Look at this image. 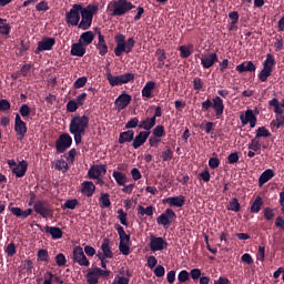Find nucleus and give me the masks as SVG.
<instances>
[{
  "label": "nucleus",
  "instance_id": "obj_56",
  "mask_svg": "<svg viewBox=\"0 0 284 284\" xmlns=\"http://www.w3.org/2000/svg\"><path fill=\"white\" fill-rule=\"evenodd\" d=\"M139 128V119L138 118H131L129 122H125V130H133Z\"/></svg>",
  "mask_w": 284,
  "mask_h": 284
},
{
  "label": "nucleus",
  "instance_id": "obj_58",
  "mask_svg": "<svg viewBox=\"0 0 284 284\" xmlns=\"http://www.w3.org/2000/svg\"><path fill=\"white\" fill-rule=\"evenodd\" d=\"M189 276H191L192 281H196L199 278L205 277V276H202V271L199 268L191 270V272H189Z\"/></svg>",
  "mask_w": 284,
  "mask_h": 284
},
{
  "label": "nucleus",
  "instance_id": "obj_36",
  "mask_svg": "<svg viewBox=\"0 0 284 284\" xmlns=\"http://www.w3.org/2000/svg\"><path fill=\"white\" fill-rule=\"evenodd\" d=\"M226 211L237 213L240 212V202L237 199H232L229 201V204H226Z\"/></svg>",
  "mask_w": 284,
  "mask_h": 284
},
{
  "label": "nucleus",
  "instance_id": "obj_32",
  "mask_svg": "<svg viewBox=\"0 0 284 284\" xmlns=\"http://www.w3.org/2000/svg\"><path fill=\"white\" fill-rule=\"evenodd\" d=\"M115 231H118L120 244H130L131 243V235L125 234V230H123V226L118 225L115 227Z\"/></svg>",
  "mask_w": 284,
  "mask_h": 284
},
{
  "label": "nucleus",
  "instance_id": "obj_33",
  "mask_svg": "<svg viewBox=\"0 0 284 284\" xmlns=\"http://www.w3.org/2000/svg\"><path fill=\"white\" fill-rule=\"evenodd\" d=\"M106 79L119 81H133V73H124L120 75H112V73H106Z\"/></svg>",
  "mask_w": 284,
  "mask_h": 284
},
{
  "label": "nucleus",
  "instance_id": "obj_15",
  "mask_svg": "<svg viewBox=\"0 0 284 284\" xmlns=\"http://www.w3.org/2000/svg\"><path fill=\"white\" fill-rule=\"evenodd\" d=\"M240 123L250 125L251 129L256 128V115L253 114V110L248 109L244 114H240Z\"/></svg>",
  "mask_w": 284,
  "mask_h": 284
},
{
  "label": "nucleus",
  "instance_id": "obj_62",
  "mask_svg": "<svg viewBox=\"0 0 284 284\" xmlns=\"http://www.w3.org/2000/svg\"><path fill=\"white\" fill-rule=\"evenodd\" d=\"M55 264L58 267L65 266V255H63V253H58V255H55Z\"/></svg>",
  "mask_w": 284,
  "mask_h": 284
},
{
  "label": "nucleus",
  "instance_id": "obj_12",
  "mask_svg": "<svg viewBox=\"0 0 284 284\" xmlns=\"http://www.w3.org/2000/svg\"><path fill=\"white\" fill-rule=\"evenodd\" d=\"M106 175V164H93L88 170V179H102Z\"/></svg>",
  "mask_w": 284,
  "mask_h": 284
},
{
  "label": "nucleus",
  "instance_id": "obj_52",
  "mask_svg": "<svg viewBox=\"0 0 284 284\" xmlns=\"http://www.w3.org/2000/svg\"><path fill=\"white\" fill-rule=\"evenodd\" d=\"M106 82L109 83V85L114 88V87H118V85H124L126 83H130L131 80L106 79Z\"/></svg>",
  "mask_w": 284,
  "mask_h": 284
},
{
  "label": "nucleus",
  "instance_id": "obj_46",
  "mask_svg": "<svg viewBox=\"0 0 284 284\" xmlns=\"http://www.w3.org/2000/svg\"><path fill=\"white\" fill-rule=\"evenodd\" d=\"M84 105V103L82 104H79V103H75L73 101H69L65 103V112H69V113H73V112H77V110Z\"/></svg>",
  "mask_w": 284,
  "mask_h": 284
},
{
  "label": "nucleus",
  "instance_id": "obj_24",
  "mask_svg": "<svg viewBox=\"0 0 284 284\" xmlns=\"http://www.w3.org/2000/svg\"><path fill=\"white\" fill-rule=\"evenodd\" d=\"M90 44H82V43H74L71 44V57L82 58L84 57L85 49L84 47H88Z\"/></svg>",
  "mask_w": 284,
  "mask_h": 284
},
{
  "label": "nucleus",
  "instance_id": "obj_44",
  "mask_svg": "<svg viewBox=\"0 0 284 284\" xmlns=\"http://www.w3.org/2000/svg\"><path fill=\"white\" fill-rule=\"evenodd\" d=\"M155 57H159L158 58V60H159L158 68L162 69L163 68V61L166 60V52L163 51V49H158V50H155Z\"/></svg>",
  "mask_w": 284,
  "mask_h": 284
},
{
  "label": "nucleus",
  "instance_id": "obj_23",
  "mask_svg": "<svg viewBox=\"0 0 284 284\" xmlns=\"http://www.w3.org/2000/svg\"><path fill=\"white\" fill-rule=\"evenodd\" d=\"M136 139V135H133L132 130L120 132L118 136V144L123 145L125 143H131V140Z\"/></svg>",
  "mask_w": 284,
  "mask_h": 284
},
{
  "label": "nucleus",
  "instance_id": "obj_18",
  "mask_svg": "<svg viewBox=\"0 0 284 284\" xmlns=\"http://www.w3.org/2000/svg\"><path fill=\"white\" fill-rule=\"evenodd\" d=\"M95 34H99V43H95V50H99V55L104 57L109 52L106 41L103 39V36L101 34V30L99 28H95Z\"/></svg>",
  "mask_w": 284,
  "mask_h": 284
},
{
  "label": "nucleus",
  "instance_id": "obj_7",
  "mask_svg": "<svg viewBox=\"0 0 284 284\" xmlns=\"http://www.w3.org/2000/svg\"><path fill=\"white\" fill-rule=\"evenodd\" d=\"M275 67V57L267 54L262 63V71H258V81L267 82V78L272 75V68Z\"/></svg>",
  "mask_w": 284,
  "mask_h": 284
},
{
  "label": "nucleus",
  "instance_id": "obj_42",
  "mask_svg": "<svg viewBox=\"0 0 284 284\" xmlns=\"http://www.w3.org/2000/svg\"><path fill=\"white\" fill-rule=\"evenodd\" d=\"M11 32V27L9 23H6V19L0 18V34L9 36Z\"/></svg>",
  "mask_w": 284,
  "mask_h": 284
},
{
  "label": "nucleus",
  "instance_id": "obj_19",
  "mask_svg": "<svg viewBox=\"0 0 284 284\" xmlns=\"http://www.w3.org/2000/svg\"><path fill=\"white\" fill-rule=\"evenodd\" d=\"M201 62H202V69L209 70L210 68H212V65H215V63H217V54L210 53L206 55H202Z\"/></svg>",
  "mask_w": 284,
  "mask_h": 284
},
{
  "label": "nucleus",
  "instance_id": "obj_63",
  "mask_svg": "<svg viewBox=\"0 0 284 284\" xmlns=\"http://www.w3.org/2000/svg\"><path fill=\"white\" fill-rule=\"evenodd\" d=\"M207 165L210 170H215L217 169V166L221 165V161L217 160V158H210V160L207 161Z\"/></svg>",
  "mask_w": 284,
  "mask_h": 284
},
{
  "label": "nucleus",
  "instance_id": "obj_43",
  "mask_svg": "<svg viewBox=\"0 0 284 284\" xmlns=\"http://www.w3.org/2000/svg\"><path fill=\"white\" fill-rule=\"evenodd\" d=\"M68 162L67 160H58L55 161V171H60V172H68Z\"/></svg>",
  "mask_w": 284,
  "mask_h": 284
},
{
  "label": "nucleus",
  "instance_id": "obj_61",
  "mask_svg": "<svg viewBox=\"0 0 284 284\" xmlns=\"http://www.w3.org/2000/svg\"><path fill=\"white\" fill-rule=\"evenodd\" d=\"M187 280H191V276L187 275V271H180V273H178L179 283H185Z\"/></svg>",
  "mask_w": 284,
  "mask_h": 284
},
{
  "label": "nucleus",
  "instance_id": "obj_47",
  "mask_svg": "<svg viewBox=\"0 0 284 284\" xmlns=\"http://www.w3.org/2000/svg\"><path fill=\"white\" fill-rule=\"evenodd\" d=\"M153 130V136L152 138H163L166 135L165 129H163V125H155V128L150 129Z\"/></svg>",
  "mask_w": 284,
  "mask_h": 284
},
{
  "label": "nucleus",
  "instance_id": "obj_31",
  "mask_svg": "<svg viewBox=\"0 0 284 284\" xmlns=\"http://www.w3.org/2000/svg\"><path fill=\"white\" fill-rule=\"evenodd\" d=\"M47 234H50L52 236V240H60L63 237V231L55 226H47L44 229Z\"/></svg>",
  "mask_w": 284,
  "mask_h": 284
},
{
  "label": "nucleus",
  "instance_id": "obj_5",
  "mask_svg": "<svg viewBox=\"0 0 284 284\" xmlns=\"http://www.w3.org/2000/svg\"><path fill=\"white\" fill-rule=\"evenodd\" d=\"M28 206H33V209H27L22 211L20 209L21 214H38L41 219H51L53 215L52 204H49L44 200L36 201V204H28Z\"/></svg>",
  "mask_w": 284,
  "mask_h": 284
},
{
  "label": "nucleus",
  "instance_id": "obj_54",
  "mask_svg": "<svg viewBox=\"0 0 284 284\" xmlns=\"http://www.w3.org/2000/svg\"><path fill=\"white\" fill-rule=\"evenodd\" d=\"M4 253L6 256L14 257V255L17 254V246L14 245V243H10L8 246H6Z\"/></svg>",
  "mask_w": 284,
  "mask_h": 284
},
{
  "label": "nucleus",
  "instance_id": "obj_21",
  "mask_svg": "<svg viewBox=\"0 0 284 284\" xmlns=\"http://www.w3.org/2000/svg\"><path fill=\"white\" fill-rule=\"evenodd\" d=\"M95 31H84V33H82L80 36V42H77L74 44H82V45H90L93 44V40L95 39V36H99V33H95Z\"/></svg>",
  "mask_w": 284,
  "mask_h": 284
},
{
  "label": "nucleus",
  "instance_id": "obj_40",
  "mask_svg": "<svg viewBox=\"0 0 284 284\" xmlns=\"http://www.w3.org/2000/svg\"><path fill=\"white\" fill-rule=\"evenodd\" d=\"M101 254H106V258L113 257L112 248L109 247V239L101 243Z\"/></svg>",
  "mask_w": 284,
  "mask_h": 284
},
{
  "label": "nucleus",
  "instance_id": "obj_14",
  "mask_svg": "<svg viewBox=\"0 0 284 284\" xmlns=\"http://www.w3.org/2000/svg\"><path fill=\"white\" fill-rule=\"evenodd\" d=\"M150 140V131H140V133L136 134V138L131 139V148H134V150H138L139 148H142L145 142Z\"/></svg>",
  "mask_w": 284,
  "mask_h": 284
},
{
  "label": "nucleus",
  "instance_id": "obj_55",
  "mask_svg": "<svg viewBox=\"0 0 284 284\" xmlns=\"http://www.w3.org/2000/svg\"><path fill=\"white\" fill-rule=\"evenodd\" d=\"M36 257H38L39 262H49V253L47 252V250H39V253L36 254Z\"/></svg>",
  "mask_w": 284,
  "mask_h": 284
},
{
  "label": "nucleus",
  "instance_id": "obj_30",
  "mask_svg": "<svg viewBox=\"0 0 284 284\" xmlns=\"http://www.w3.org/2000/svg\"><path fill=\"white\" fill-rule=\"evenodd\" d=\"M155 118H144V120L140 121V130L150 131L155 129Z\"/></svg>",
  "mask_w": 284,
  "mask_h": 284
},
{
  "label": "nucleus",
  "instance_id": "obj_4",
  "mask_svg": "<svg viewBox=\"0 0 284 284\" xmlns=\"http://www.w3.org/2000/svg\"><path fill=\"white\" fill-rule=\"evenodd\" d=\"M135 8L138 7L133 6V3L128 0H112L106 4V12L109 17L120 18Z\"/></svg>",
  "mask_w": 284,
  "mask_h": 284
},
{
  "label": "nucleus",
  "instance_id": "obj_22",
  "mask_svg": "<svg viewBox=\"0 0 284 284\" xmlns=\"http://www.w3.org/2000/svg\"><path fill=\"white\" fill-rule=\"evenodd\" d=\"M28 172V162L24 160L20 161V165L14 166L11 169V174H14L17 179H22L24 176V173Z\"/></svg>",
  "mask_w": 284,
  "mask_h": 284
},
{
  "label": "nucleus",
  "instance_id": "obj_39",
  "mask_svg": "<svg viewBox=\"0 0 284 284\" xmlns=\"http://www.w3.org/2000/svg\"><path fill=\"white\" fill-rule=\"evenodd\" d=\"M192 50H193V44L180 47L179 48L180 58L187 59V57H191V51Z\"/></svg>",
  "mask_w": 284,
  "mask_h": 284
},
{
  "label": "nucleus",
  "instance_id": "obj_37",
  "mask_svg": "<svg viewBox=\"0 0 284 284\" xmlns=\"http://www.w3.org/2000/svg\"><path fill=\"white\" fill-rule=\"evenodd\" d=\"M112 179H115V182L118 183L119 186L125 185V174H123V172H118V171L112 172Z\"/></svg>",
  "mask_w": 284,
  "mask_h": 284
},
{
  "label": "nucleus",
  "instance_id": "obj_53",
  "mask_svg": "<svg viewBox=\"0 0 284 284\" xmlns=\"http://www.w3.org/2000/svg\"><path fill=\"white\" fill-rule=\"evenodd\" d=\"M126 216L128 214H125L123 209H118V221H120V225L128 226Z\"/></svg>",
  "mask_w": 284,
  "mask_h": 284
},
{
  "label": "nucleus",
  "instance_id": "obj_64",
  "mask_svg": "<svg viewBox=\"0 0 284 284\" xmlns=\"http://www.w3.org/2000/svg\"><path fill=\"white\" fill-rule=\"evenodd\" d=\"M36 11H39V12L49 11V6H48L47 1H41L39 3H36Z\"/></svg>",
  "mask_w": 284,
  "mask_h": 284
},
{
  "label": "nucleus",
  "instance_id": "obj_49",
  "mask_svg": "<svg viewBox=\"0 0 284 284\" xmlns=\"http://www.w3.org/2000/svg\"><path fill=\"white\" fill-rule=\"evenodd\" d=\"M271 133L267 129H265L264 126H258V129H256V135L253 136V139H260V138H270Z\"/></svg>",
  "mask_w": 284,
  "mask_h": 284
},
{
  "label": "nucleus",
  "instance_id": "obj_59",
  "mask_svg": "<svg viewBox=\"0 0 284 284\" xmlns=\"http://www.w3.org/2000/svg\"><path fill=\"white\" fill-rule=\"evenodd\" d=\"M173 152L171 149H166V151L161 152V160L164 162L172 161Z\"/></svg>",
  "mask_w": 284,
  "mask_h": 284
},
{
  "label": "nucleus",
  "instance_id": "obj_60",
  "mask_svg": "<svg viewBox=\"0 0 284 284\" xmlns=\"http://www.w3.org/2000/svg\"><path fill=\"white\" fill-rule=\"evenodd\" d=\"M63 158H65L67 162L73 163V159L77 158V149L69 150V153H65V155H63Z\"/></svg>",
  "mask_w": 284,
  "mask_h": 284
},
{
  "label": "nucleus",
  "instance_id": "obj_8",
  "mask_svg": "<svg viewBox=\"0 0 284 284\" xmlns=\"http://www.w3.org/2000/svg\"><path fill=\"white\" fill-rule=\"evenodd\" d=\"M111 274L112 272L110 271H104L99 267H94L88 271V274L84 275V277H87L88 284H99V278H108Z\"/></svg>",
  "mask_w": 284,
  "mask_h": 284
},
{
  "label": "nucleus",
  "instance_id": "obj_9",
  "mask_svg": "<svg viewBox=\"0 0 284 284\" xmlns=\"http://www.w3.org/2000/svg\"><path fill=\"white\" fill-rule=\"evenodd\" d=\"M174 219H178V214H174L172 209H166L164 213H161V215L155 219V223L161 226L169 227V225H172V222H174Z\"/></svg>",
  "mask_w": 284,
  "mask_h": 284
},
{
  "label": "nucleus",
  "instance_id": "obj_51",
  "mask_svg": "<svg viewBox=\"0 0 284 284\" xmlns=\"http://www.w3.org/2000/svg\"><path fill=\"white\" fill-rule=\"evenodd\" d=\"M130 243H119L118 251H120V254H123V256H128L131 254V247L129 246Z\"/></svg>",
  "mask_w": 284,
  "mask_h": 284
},
{
  "label": "nucleus",
  "instance_id": "obj_38",
  "mask_svg": "<svg viewBox=\"0 0 284 284\" xmlns=\"http://www.w3.org/2000/svg\"><path fill=\"white\" fill-rule=\"evenodd\" d=\"M17 116H20V119H28V116H30V106H28V104H22L20 106V113H16L14 114V119H17Z\"/></svg>",
  "mask_w": 284,
  "mask_h": 284
},
{
  "label": "nucleus",
  "instance_id": "obj_35",
  "mask_svg": "<svg viewBox=\"0 0 284 284\" xmlns=\"http://www.w3.org/2000/svg\"><path fill=\"white\" fill-rule=\"evenodd\" d=\"M262 197L256 196V200H253V203H251V214H258L262 211Z\"/></svg>",
  "mask_w": 284,
  "mask_h": 284
},
{
  "label": "nucleus",
  "instance_id": "obj_28",
  "mask_svg": "<svg viewBox=\"0 0 284 284\" xmlns=\"http://www.w3.org/2000/svg\"><path fill=\"white\" fill-rule=\"evenodd\" d=\"M272 178H275V172L267 169L262 172V175H258V187H262L264 184H267Z\"/></svg>",
  "mask_w": 284,
  "mask_h": 284
},
{
  "label": "nucleus",
  "instance_id": "obj_26",
  "mask_svg": "<svg viewBox=\"0 0 284 284\" xmlns=\"http://www.w3.org/2000/svg\"><path fill=\"white\" fill-rule=\"evenodd\" d=\"M81 193L87 197L93 196L95 193V184L90 181L82 182Z\"/></svg>",
  "mask_w": 284,
  "mask_h": 284
},
{
  "label": "nucleus",
  "instance_id": "obj_45",
  "mask_svg": "<svg viewBox=\"0 0 284 284\" xmlns=\"http://www.w3.org/2000/svg\"><path fill=\"white\" fill-rule=\"evenodd\" d=\"M79 202L77 200H65L63 205H60L62 210H75Z\"/></svg>",
  "mask_w": 284,
  "mask_h": 284
},
{
  "label": "nucleus",
  "instance_id": "obj_48",
  "mask_svg": "<svg viewBox=\"0 0 284 284\" xmlns=\"http://www.w3.org/2000/svg\"><path fill=\"white\" fill-rule=\"evenodd\" d=\"M99 202L101 203V209H108L112 205V202L109 201L108 193H101V197H99Z\"/></svg>",
  "mask_w": 284,
  "mask_h": 284
},
{
  "label": "nucleus",
  "instance_id": "obj_13",
  "mask_svg": "<svg viewBox=\"0 0 284 284\" xmlns=\"http://www.w3.org/2000/svg\"><path fill=\"white\" fill-rule=\"evenodd\" d=\"M14 133L17 134V141H22L24 135L28 134V125L19 115L14 119Z\"/></svg>",
  "mask_w": 284,
  "mask_h": 284
},
{
  "label": "nucleus",
  "instance_id": "obj_3",
  "mask_svg": "<svg viewBox=\"0 0 284 284\" xmlns=\"http://www.w3.org/2000/svg\"><path fill=\"white\" fill-rule=\"evenodd\" d=\"M226 97H229V90H219V97L215 95L213 99L202 101V112L213 110L215 119H221L223 115V109H225L222 99H226Z\"/></svg>",
  "mask_w": 284,
  "mask_h": 284
},
{
  "label": "nucleus",
  "instance_id": "obj_16",
  "mask_svg": "<svg viewBox=\"0 0 284 284\" xmlns=\"http://www.w3.org/2000/svg\"><path fill=\"white\" fill-rule=\"evenodd\" d=\"M168 243L162 237L150 236V251L160 252L166 250Z\"/></svg>",
  "mask_w": 284,
  "mask_h": 284
},
{
  "label": "nucleus",
  "instance_id": "obj_25",
  "mask_svg": "<svg viewBox=\"0 0 284 284\" xmlns=\"http://www.w3.org/2000/svg\"><path fill=\"white\" fill-rule=\"evenodd\" d=\"M270 108H273V112L275 115L283 114L284 110V100H281V102L277 101V99L273 98L268 101Z\"/></svg>",
  "mask_w": 284,
  "mask_h": 284
},
{
  "label": "nucleus",
  "instance_id": "obj_50",
  "mask_svg": "<svg viewBox=\"0 0 284 284\" xmlns=\"http://www.w3.org/2000/svg\"><path fill=\"white\" fill-rule=\"evenodd\" d=\"M9 212H11V215H14L20 219H28L33 213H21L19 212V207H9Z\"/></svg>",
  "mask_w": 284,
  "mask_h": 284
},
{
  "label": "nucleus",
  "instance_id": "obj_17",
  "mask_svg": "<svg viewBox=\"0 0 284 284\" xmlns=\"http://www.w3.org/2000/svg\"><path fill=\"white\" fill-rule=\"evenodd\" d=\"M128 104H131V95L128 93H122L118 95V99H115V110L123 111L125 108H128Z\"/></svg>",
  "mask_w": 284,
  "mask_h": 284
},
{
  "label": "nucleus",
  "instance_id": "obj_11",
  "mask_svg": "<svg viewBox=\"0 0 284 284\" xmlns=\"http://www.w3.org/2000/svg\"><path fill=\"white\" fill-rule=\"evenodd\" d=\"M53 47H54V38L44 37V38H41V41H39V44L38 47H36V50L33 51V53L40 54L41 52L52 51Z\"/></svg>",
  "mask_w": 284,
  "mask_h": 284
},
{
  "label": "nucleus",
  "instance_id": "obj_41",
  "mask_svg": "<svg viewBox=\"0 0 284 284\" xmlns=\"http://www.w3.org/2000/svg\"><path fill=\"white\" fill-rule=\"evenodd\" d=\"M153 211H154L153 206L144 207V206L140 205V206L136 207V212L141 216H144V215L153 216Z\"/></svg>",
  "mask_w": 284,
  "mask_h": 284
},
{
  "label": "nucleus",
  "instance_id": "obj_2",
  "mask_svg": "<svg viewBox=\"0 0 284 284\" xmlns=\"http://www.w3.org/2000/svg\"><path fill=\"white\" fill-rule=\"evenodd\" d=\"M98 12L99 6L88 4L84 7L82 3H75L65 12V24L88 31L90 26H93V16Z\"/></svg>",
  "mask_w": 284,
  "mask_h": 284
},
{
  "label": "nucleus",
  "instance_id": "obj_27",
  "mask_svg": "<svg viewBox=\"0 0 284 284\" xmlns=\"http://www.w3.org/2000/svg\"><path fill=\"white\" fill-rule=\"evenodd\" d=\"M153 90H155V82L148 81L144 83V87L142 88V98L153 99Z\"/></svg>",
  "mask_w": 284,
  "mask_h": 284
},
{
  "label": "nucleus",
  "instance_id": "obj_6",
  "mask_svg": "<svg viewBox=\"0 0 284 284\" xmlns=\"http://www.w3.org/2000/svg\"><path fill=\"white\" fill-rule=\"evenodd\" d=\"M136 44L133 38L125 40V36L118 33L115 36V57L123 55V53H131L133 45Z\"/></svg>",
  "mask_w": 284,
  "mask_h": 284
},
{
  "label": "nucleus",
  "instance_id": "obj_10",
  "mask_svg": "<svg viewBox=\"0 0 284 284\" xmlns=\"http://www.w3.org/2000/svg\"><path fill=\"white\" fill-rule=\"evenodd\" d=\"M88 255L82 253V246L74 247V251H72V257L71 261L77 263V265H80L82 267L90 266V261H88Z\"/></svg>",
  "mask_w": 284,
  "mask_h": 284
},
{
  "label": "nucleus",
  "instance_id": "obj_20",
  "mask_svg": "<svg viewBox=\"0 0 284 284\" xmlns=\"http://www.w3.org/2000/svg\"><path fill=\"white\" fill-rule=\"evenodd\" d=\"M162 202H164V204H168L169 206H175V207L180 209L185 205V196L178 195L174 197H166Z\"/></svg>",
  "mask_w": 284,
  "mask_h": 284
},
{
  "label": "nucleus",
  "instance_id": "obj_1",
  "mask_svg": "<svg viewBox=\"0 0 284 284\" xmlns=\"http://www.w3.org/2000/svg\"><path fill=\"white\" fill-rule=\"evenodd\" d=\"M90 123V119L88 115H74L71 118L69 123V133L74 135H68V133L60 134L58 140H55V151L58 154L65 153V150L71 148V143L79 145L82 143V135H84V130H88V125Z\"/></svg>",
  "mask_w": 284,
  "mask_h": 284
},
{
  "label": "nucleus",
  "instance_id": "obj_34",
  "mask_svg": "<svg viewBox=\"0 0 284 284\" xmlns=\"http://www.w3.org/2000/svg\"><path fill=\"white\" fill-rule=\"evenodd\" d=\"M284 124V116L283 114H275V120L270 122V128L271 129H281Z\"/></svg>",
  "mask_w": 284,
  "mask_h": 284
},
{
  "label": "nucleus",
  "instance_id": "obj_29",
  "mask_svg": "<svg viewBox=\"0 0 284 284\" xmlns=\"http://www.w3.org/2000/svg\"><path fill=\"white\" fill-rule=\"evenodd\" d=\"M240 73L244 72H256V65H253V62L251 61H245L243 63L237 64L236 68H234Z\"/></svg>",
  "mask_w": 284,
  "mask_h": 284
},
{
  "label": "nucleus",
  "instance_id": "obj_57",
  "mask_svg": "<svg viewBox=\"0 0 284 284\" xmlns=\"http://www.w3.org/2000/svg\"><path fill=\"white\" fill-rule=\"evenodd\" d=\"M84 84H88V77H80L74 81V89H82Z\"/></svg>",
  "mask_w": 284,
  "mask_h": 284
}]
</instances>
